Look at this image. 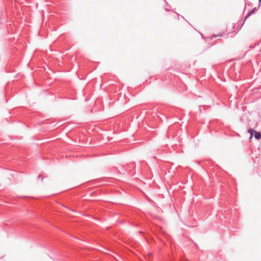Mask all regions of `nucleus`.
<instances>
[{
    "label": "nucleus",
    "mask_w": 261,
    "mask_h": 261,
    "mask_svg": "<svg viewBox=\"0 0 261 261\" xmlns=\"http://www.w3.org/2000/svg\"><path fill=\"white\" fill-rule=\"evenodd\" d=\"M248 132L250 134V138H252L253 136V133H255V130L252 128H250L249 129H248Z\"/></svg>",
    "instance_id": "nucleus-3"
},
{
    "label": "nucleus",
    "mask_w": 261,
    "mask_h": 261,
    "mask_svg": "<svg viewBox=\"0 0 261 261\" xmlns=\"http://www.w3.org/2000/svg\"><path fill=\"white\" fill-rule=\"evenodd\" d=\"M259 2H261V0H259Z\"/></svg>",
    "instance_id": "nucleus-4"
},
{
    "label": "nucleus",
    "mask_w": 261,
    "mask_h": 261,
    "mask_svg": "<svg viewBox=\"0 0 261 261\" xmlns=\"http://www.w3.org/2000/svg\"><path fill=\"white\" fill-rule=\"evenodd\" d=\"M254 137L256 139L259 140L261 138V134L259 132L255 131L254 133Z\"/></svg>",
    "instance_id": "nucleus-2"
},
{
    "label": "nucleus",
    "mask_w": 261,
    "mask_h": 261,
    "mask_svg": "<svg viewBox=\"0 0 261 261\" xmlns=\"http://www.w3.org/2000/svg\"><path fill=\"white\" fill-rule=\"evenodd\" d=\"M257 9L256 8H253L251 11H249L246 16H245V19H246L248 17H249L251 15L254 14Z\"/></svg>",
    "instance_id": "nucleus-1"
}]
</instances>
